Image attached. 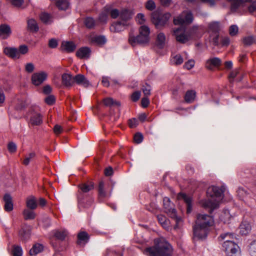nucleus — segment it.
<instances>
[{
    "label": "nucleus",
    "mask_w": 256,
    "mask_h": 256,
    "mask_svg": "<svg viewBox=\"0 0 256 256\" xmlns=\"http://www.w3.org/2000/svg\"><path fill=\"white\" fill-rule=\"evenodd\" d=\"M223 187L219 188L214 186H210L207 190V195L210 198L200 200V206L212 212L218 208L223 198Z\"/></svg>",
    "instance_id": "f257e3e1"
},
{
    "label": "nucleus",
    "mask_w": 256,
    "mask_h": 256,
    "mask_svg": "<svg viewBox=\"0 0 256 256\" xmlns=\"http://www.w3.org/2000/svg\"><path fill=\"white\" fill-rule=\"evenodd\" d=\"M155 246L146 248L144 254L149 256H172L173 250L172 246L163 238L154 240Z\"/></svg>",
    "instance_id": "f03ea898"
},
{
    "label": "nucleus",
    "mask_w": 256,
    "mask_h": 256,
    "mask_svg": "<svg viewBox=\"0 0 256 256\" xmlns=\"http://www.w3.org/2000/svg\"><path fill=\"white\" fill-rule=\"evenodd\" d=\"M150 29L145 25L140 26L138 29V34L134 36L130 34L128 38L129 43L133 46L138 44H148L150 40Z\"/></svg>",
    "instance_id": "7ed1b4c3"
},
{
    "label": "nucleus",
    "mask_w": 256,
    "mask_h": 256,
    "mask_svg": "<svg viewBox=\"0 0 256 256\" xmlns=\"http://www.w3.org/2000/svg\"><path fill=\"white\" fill-rule=\"evenodd\" d=\"M163 202L165 212L175 220L174 228H178L182 224V220L180 218L176 216V210L174 208L173 204L171 202L170 198L168 197L164 198Z\"/></svg>",
    "instance_id": "20e7f679"
},
{
    "label": "nucleus",
    "mask_w": 256,
    "mask_h": 256,
    "mask_svg": "<svg viewBox=\"0 0 256 256\" xmlns=\"http://www.w3.org/2000/svg\"><path fill=\"white\" fill-rule=\"evenodd\" d=\"M197 29V26H194L190 32H186L184 28L180 26L174 29L173 34L177 41L184 43L191 38L192 34L196 32Z\"/></svg>",
    "instance_id": "39448f33"
},
{
    "label": "nucleus",
    "mask_w": 256,
    "mask_h": 256,
    "mask_svg": "<svg viewBox=\"0 0 256 256\" xmlns=\"http://www.w3.org/2000/svg\"><path fill=\"white\" fill-rule=\"evenodd\" d=\"M214 224V220L212 216L206 214H198L196 224L200 226H204L203 228H210L213 226Z\"/></svg>",
    "instance_id": "423d86ee"
},
{
    "label": "nucleus",
    "mask_w": 256,
    "mask_h": 256,
    "mask_svg": "<svg viewBox=\"0 0 256 256\" xmlns=\"http://www.w3.org/2000/svg\"><path fill=\"white\" fill-rule=\"evenodd\" d=\"M193 20V16L189 10L183 12L180 16L174 19L176 25L186 24L191 23Z\"/></svg>",
    "instance_id": "0eeeda50"
},
{
    "label": "nucleus",
    "mask_w": 256,
    "mask_h": 256,
    "mask_svg": "<svg viewBox=\"0 0 256 256\" xmlns=\"http://www.w3.org/2000/svg\"><path fill=\"white\" fill-rule=\"evenodd\" d=\"M170 14L169 13L162 14L158 12H154L152 14V20L155 26L158 28L164 26L170 18Z\"/></svg>",
    "instance_id": "6e6552de"
},
{
    "label": "nucleus",
    "mask_w": 256,
    "mask_h": 256,
    "mask_svg": "<svg viewBox=\"0 0 256 256\" xmlns=\"http://www.w3.org/2000/svg\"><path fill=\"white\" fill-rule=\"evenodd\" d=\"M222 246L227 256H240V248L234 242L222 244Z\"/></svg>",
    "instance_id": "1a4fd4ad"
},
{
    "label": "nucleus",
    "mask_w": 256,
    "mask_h": 256,
    "mask_svg": "<svg viewBox=\"0 0 256 256\" xmlns=\"http://www.w3.org/2000/svg\"><path fill=\"white\" fill-rule=\"evenodd\" d=\"M130 18V16H128L126 18L121 20L119 22L114 23L110 26V31L114 32H117L123 30L125 27L128 24V20Z\"/></svg>",
    "instance_id": "9d476101"
},
{
    "label": "nucleus",
    "mask_w": 256,
    "mask_h": 256,
    "mask_svg": "<svg viewBox=\"0 0 256 256\" xmlns=\"http://www.w3.org/2000/svg\"><path fill=\"white\" fill-rule=\"evenodd\" d=\"M47 76L48 74L44 72H35L32 76V82L34 86H39L46 79Z\"/></svg>",
    "instance_id": "9b49d317"
},
{
    "label": "nucleus",
    "mask_w": 256,
    "mask_h": 256,
    "mask_svg": "<svg viewBox=\"0 0 256 256\" xmlns=\"http://www.w3.org/2000/svg\"><path fill=\"white\" fill-rule=\"evenodd\" d=\"M203 227L204 226H200L195 224L194 227V238L204 239L206 237L209 228Z\"/></svg>",
    "instance_id": "f8f14e48"
},
{
    "label": "nucleus",
    "mask_w": 256,
    "mask_h": 256,
    "mask_svg": "<svg viewBox=\"0 0 256 256\" xmlns=\"http://www.w3.org/2000/svg\"><path fill=\"white\" fill-rule=\"evenodd\" d=\"M234 214H231L228 210H224L221 212L220 220L224 224H230L234 220Z\"/></svg>",
    "instance_id": "ddd939ff"
},
{
    "label": "nucleus",
    "mask_w": 256,
    "mask_h": 256,
    "mask_svg": "<svg viewBox=\"0 0 256 256\" xmlns=\"http://www.w3.org/2000/svg\"><path fill=\"white\" fill-rule=\"evenodd\" d=\"M12 34L10 26L6 24L0 25V38L2 40L7 39Z\"/></svg>",
    "instance_id": "4468645a"
},
{
    "label": "nucleus",
    "mask_w": 256,
    "mask_h": 256,
    "mask_svg": "<svg viewBox=\"0 0 256 256\" xmlns=\"http://www.w3.org/2000/svg\"><path fill=\"white\" fill-rule=\"evenodd\" d=\"M4 54L8 57L13 59L20 58L18 50L15 48L6 47L4 48Z\"/></svg>",
    "instance_id": "2eb2a0df"
},
{
    "label": "nucleus",
    "mask_w": 256,
    "mask_h": 256,
    "mask_svg": "<svg viewBox=\"0 0 256 256\" xmlns=\"http://www.w3.org/2000/svg\"><path fill=\"white\" fill-rule=\"evenodd\" d=\"M235 236L234 234L230 232H226L221 234L218 237L220 242H223L222 244H226L234 242Z\"/></svg>",
    "instance_id": "dca6fc26"
},
{
    "label": "nucleus",
    "mask_w": 256,
    "mask_h": 256,
    "mask_svg": "<svg viewBox=\"0 0 256 256\" xmlns=\"http://www.w3.org/2000/svg\"><path fill=\"white\" fill-rule=\"evenodd\" d=\"M178 198L179 200H184L186 204L187 212L190 213L192 211V200L190 196H187L184 194L180 193L178 196Z\"/></svg>",
    "instance_id": "f3484780"
},
{
    "label": "nucleus",
    "mask_w": 256,
    "mask_h": 256,
    "mask_svg": "<svg viewBox=\"0 0 256 256\" xmlns=\"http://www.w3.org/2000/svg\"><path fill=\"white\" fill-rule=\"evenodd\" d=\"M90 50L88 47L81 48L78 50L76 56L80 58H88L90 57Z\"/></svg>",
    "instance_id": "a211bd4d"
},
{
    "label": "nucleus",
    "mask_w": 256,
    "mask_h": 256,
    "mask_svg": "<svg viewBox=\"0 0 256 256\" xmlns=\"http://www.w3.org/2000/svg\"><path fill=\"white\" fill-rule=\"evenodd\" d=\"M74 80L78 84L84 87H88L90 85L88 80L82 74H78L74 78Z\"/></svg>",
    "instance_id": "6ab92c4d"
},
{
    "label": "nucleus",
    "mask_w": 256,
    "mask_h": 256,
    "mask_svg": "<svg viewBox=\"0 0 256 256\" xmlns=\"http://www.w3.org/2000/svg\"><path fill=\"white\" fill-rule=\"evenodd\" d=\"M221 64V60L218 58H210L206 61V66L209 70H212L214 67L219 66Z\"/></svg>",
    "instance_id": "aec40b11"
},
{
    "label": "nucleus",
    "mask_w": 256,
    "mask_h": 256,
    "mask_svg": "<svg viewBox=\"0 0 256 256\" xmlns=\"http://www.w3.org/2000/svg\"><path fill=\"white\" fill-rule=\"evenodd\" d=\"M251 226L249 222L243 221L240 226V232L242 235H246L250 232Z\"/></svg>",
    "instance_id": "412c9836"
},
{
    "label": "nucleus",
    "mask_w": 256,
    "mask_h": 256,
    "mask_svg": "<svg viewBox=\"0 0 256 256\" xmlns=\"http://www.w3.org/2000/svg\"><path fill=\"white\" fill-rule=\"evenodd\" d=\"M4 200L5 203L4 210L7 212L12 211L14 208V206L10 196L8 194H5L4 197Z\"/></svg>",
    "instance_id": "4be33fe9"
},
{
    "label": "nucleus",
    "mask_w": 256,
    "mask_h": 256,
    "mask_svg": "<svg viewBox=\"0 0 256 256\" xmlns=\"http://www.w3.org/2000/svg\"><path fill=\"white\" fill-rule=\"evenodd\" d=\"M110 16L113 18H116L120 16V19L122 20L130 16L127 10H124L120 14L118 10L113 9L110 11Z\"/></svg>",
    "instance_id": "5701e85b"
},
{
    "label": "nucleus",
    "mask_w": 256,
    "mask_h": 256,
    "mask_svg": "<svg viewBox=\"0 0 256 256\" xmlns=\"http://www.w3.org/2000/svg\"><path fill=\"white\" fill-rule=\"evenodd\" d=\"M26 206L31 210H34L37 207V202L36 198L33 196H28L26 199Z\"/></svg>",
    "instance_id": "b1692460"
},
{
    "label": "nucleus",
    "mask_w": 256,
    "mask_h": 256,
    "mask_svg": "<svg viewBox=\"0 0 256 256\" xmlns=\"http://www.w3.org/2000/svg\"><path fill=\"white\" fill-rule=\"evenodd\" d=\"M42 118L40 114L38 113L33 114L30 119V124L32 126H38L42 123Z\"/></svg>",
    "instance_id": "393cba45"
},
{
    "label": "nucleus",
    "mask_w": 256,
    "mask_h": 256,
    "mask_svg": "<svg viewBox=\"0 0 256 256\" xmlns=\"http://www.w3.org/2000/svg\"><path fill=\"white\" fill-rule=\"evenodd\" d=\"M196 98V92L194 90H188L184 96V100L188 103L193 102Z\"/></svg>",
    "instance_id": "a878e982"
},
{
    "label": "nucleus",
    "mask_w": 256,
    "mask_h": 256,
    "mask_svg": "<svg viewBox=\"0 0 256 256\" xmlns=\"http://www.w3.org/2000/svg\"><path fill=\"white\" fill-rule=\"evenodd\" d=\"M62 47L68 52H72L76 49V45L72 42H63Z\"/></svg>",
    "instance_id": "bb28decb"
},
{
    "label": "nucleus",
    "mask_w": 256,
    "mask_h": 256,
    "mask_svg": "<svg viewBox=\"0 0 256 256\" xmlns=\"http://www.w3.org/2000/svg\"><path fill=\"white\" fill-rule=\"evenodd\" d=\"M166 42V37L162 32H160L158 34L156 37L157 45L160 48H163Z\"/></svg>",
    "instance_id": "cd10ccee"
},
{
    "label": "nucleus",
    "mask_w": 256,
    "mask_h": 256,
    "mask_svg": "<svg viewBox=\"0 0 256 256\" xmlns=\"http://www.w3.org/2000/svg\"><path fill=\"white\" fill-rule=\"evenodd\" d=\"M103 102L104 104L107 106H120V102H119L111 98H106L104 99Z\"/></svg>",
    "instance_id": "c85d7f7f"
},
{
    "label": "nucleus",
    "mask_w": 256,
    "mask_h": 256,
    "mask_svg": "<svg viewBox=\"0 0 256 256\" xmlns=\"http://www.w3.org/2000/svg\"><path fill=\"white\" fill-rule=\"evenodd\" d=\"M28 27L29 30L32 32H38V26L36 22L34 19H30L28 20Z\"/></svg>",
    "instance_id": "c756f323"
},
{
    "label": "nucleus",
    "mask_w": 256,
    "mask_h": 256,
    "mask_svg": "<svg viewBox=\"0 0 256 256\" xmlns=\"http://www.w3.org/2000/svg\"><path fill=\"white\" fill-rule=\"evenodd\" d=\"M56 4L60 10H66L69 6V3L66 0H56Z\"/></svg>",
    "instance_id": "7c9ffc66"
},
{
    "label": "nucleus",
    "mask_w": 256,
    "mask_h": 256,
    "mask_svg": "<svg viewBox=\"0 0 256 256\" xmlns=\"http://www.w3.org/2000/svg\"><path fill=\"white\" fill-rule=\"evenodd\" d=\"M43 246L42 244H34L30 250V254L31 256H34L42 250Z\"/></svg>",
    "instance_id": "2f4dec72"
},
{
    "label": "nucleus",
    "mask_w": 256,
    "mask_h": 256,
    "mask_svg": "<svg viewBox=\"0 0 256 256\" xmlns=\"http://www.w3.org/2000/svg\"><path fill=\"white\" fill-rule=\"evenodd\" d=\"M78 244L84 243L86 244L88 240L89 237L88 234L84 232H80L78 236Z\"/></svg>",
    "instance_id": "473e14b6"
},
{
    "label": "nucleus",
    "mask_w": 256,
    "mask_h": 256,
    "mask_svg": "<svg viewBox=\"0 0 256 256\" xmlns=\"http://www.w3.org/2000/svg\"><path fill=\"white\" fill-rule=\"evenodd\" d=\"M62 82L66 86H70L72 84V76L68 74H64L62 76Z\"/></svg>",
    "instance_id": "72a5a7b5"
},
{
    "label": "nucleus",
    "mask_w": 256,
    "mask_h": 256,
    "mask_svg": "<svg viewBox=\"0 0 256 256\" xmlns=\"http://www.w3.org/2000/svg\"><path fill=\"white\" fill-rule=\"evenodd\" d=\"M170 62L174 65H180L183 62L184 60L181 55L178 54L172 57Z\"/></svg>",
    "instance_id": "f704fd0d"
},
{
    "label": "nucleus",
    "mask_w": 256,
    "mask_h": 256,
    "mask_svg": "<svg viewBox=\"0 0 256 256\" xmlns=\"http://www.w3.org/2000/svg\"><path fill=\"white\" fill-rule=\"evenodd\" d=\"M92 42H95L97 44H104L106 42V38L104 36H94L91 38Z\"/></svg>",
    "instance_id": "c9c22d12"
},
{
    "label": "nucleus",
    "mask_w": 256,
    "mask_h": 256,
    "mask_svg": "<svg viewBox=\"0 0 256 256\" xmlns=\"http://www.w3.org/2000/svg\"><path fill=\"white\" fill-rule=\"evenodd\" d=\"M246 2H247L244 4L243 6H241L240 7H239L238 10L242 8L243 10H246L248 9V11L250 13L256 12V2H252L249 6H246Z\"/></svg>",
    "instance_id": "e433bc0d"
},
{
    "label": "nucleus",
    "mask_w": 256,
    "mask_h": 256,
    "mask_svg": "<svg viewBox=\"0 0 256 256\" xmlns=\"http://www.w3.org/2000/svg\"><path fill=\"white\" fill-rule=\"evenodd\" d=\"M24 218L26 220H32L36 217V214L32 210L25 209L23 211Z\"/></svg>",
    "instance_id": "4c0bfd02"
},
{
    "label": "nucleus",
    "mask_w": 256,
    "mask_h": 256,
    "mask_svg": "<svg viewBox=\"0 0 256 256\" xmlns=\"http://www.w3.org/2000/svg\"><path fill=\"white\" fill-rule=\"evenodd\" d=\"M158 220L160 224L165 228H168L169 222L168 220L165 216L163 215H158Z\"/></svg>",
    "instance_id": "58836bf2"
},
{
    "label": "nucleus",
    "mask_w": 256,
    "mask_h": 256,
    "mask_svg": "<svg viewBox=\"0 0 256 256\" xmlns=\"http://www.w3.org/2000/svg\"><path fill=\"white\" fill-rule=\"evenodd\" d=\"M42 22L46 24H49L52 22V16L47 13H42L40 16Z\"/></svg>",
    "instance_id": "ea45409f"
},
{
    "label": "nucleus",
    "mask_w": 256,
    "mask_h": 256,
    "mask_svg": "<svg viewBox=\"0 0 256 256\" xmlns=\"http://www.w3.org/2000/svg\"><path fill=\"white\" fill-rule=\"evenodd\" d=\"M80 186L83 192H87L94 188V184L92 183L82 184Z\"/></svg>",
    "instance_id": "a19ab883"
},
{
    "label": "nucleus",
    "mask_w": 256,
    "mask_h": 256,
    "mask_svg": "<svg viewBox=\"0 0 256 256\" xmlns=\"http://www.w3.org/2000/svg\"><path fill=\"white\" fill-rule=\"evenodd\" d=\"M220 24L218 22H212L209 24V29L213 32H218L220 28Z\"/></svg>",
    "instance_id": "79ce46f5"
},
{
    "label": "nucleus",
    "mask_w": 256,
    "mask_h": 256,
    "mask_svg": "<svg viewBox=\"0 0 256 256\" xmlns=\"http://www.w3.org/2000/svg\"><path fill=\"white\" fill-rule=\"evenodd\" d=\"M36 153L34 152H31L26 154L23 161V164L24 165H28L30 162L34 158Z\"/></svg>",
    "instance_id": "37998d69"
},
{
    "label": "nucleus",
    "mask_w": 256,
    "mask_h": 256,
    "mask_svg": "<svg viewBox=\"0 0 256 256\" xmlns=\"http://www.w3.org/2000/svg\"><path fill=\"white\" fill-rule=\"evenodd\" d=\"M54 235L58 239L63 240L67 235V232L66 230H56Z\"/></svg>",
    "instance_id": "c03bdc74"
},
{
    "label": "nucleus",
    "mask_w": 256,
    "mask_h": 256,
    "mask_svg": "<svg viewBox=\"0 0 256 256\" xmlns=\"http://www.w3.org/2000/svg\"><path fill=\"white\" fill-rule=\"evenodd\" d=\"M248 251L252 256H256V240L250 244Z\"/></svg>",
    "instance_id": "a18cd8bd"
},
{
    "label": "nucleus",
    "mask_w": 256,
    "mask_h": 256,
    "mask_svg": "<svg viewBox=\"0 0 256 256\" xmlns=\"http://www.w3.org/2000/svg\"><path fill=\"white\" fill-rule=\"evenodd\" d=\"M18 50V53L20 56V55L22 54H26L28 52V46L26 45H21L19 46Z\"/></svg>",
    "instance_id": "49530a36"
},
{
    "label": "nucleus",
    "mask_w": 256,
    "mask_h": 256,
    "mask_svg": "<svg viewBox=\"0 0 256 256\" xmlns=\"http://www.w3.org/2000/svg\"><path fill=\"white\" fill-rule=\"evenodd\" d=\"M84 23L86 26L88 28H92L96 24L94 20L92 18H86L84 20Z\"/></svg>",
    "instance_id": "de8ad7c7"
},
{
    "label": "nucleus",
    "mask_w": 256,
    "mask_h": 256,
    "mask_svg": "<svg viewBox=\"0 0 256 256\" xmlns=\"http://www.w3.org/2000/svg\"><path fill=\"white\" fill-rule=\"evenodd\" d=\"M13 256H22V250L20 246H14L12 251Z\"/></svg>",
    "instance_id": "09e8293b"
},
{
    "label": "nucleus",
    "mask_w": 256,
    "mask_h": 256,
    "mask_svg": "<svg viewBox=\"0 0 256 256\" xmlns=\"http://www.w3.org/2000/svg\"><path fill=\"white\" fill-rule=\"evenodd\" d=\"M34 65L32 62L26 63L24 66L25 71L28 73H32L34 70Z\"/></svg>",
    "instance_id": "8fccbe9b"
},
{
    "label": "nucleus",
    "mask_w": 256,
    "mask_h": 256,
    "mask_svg": "<svg viewBox=\"0 0 256 256\" xmlns=\"http://www.w3.org/2000/svg\"><path fill=\"white\" fill-rule=\"evenodd\" d=\"M238 32V28L236 25H232L229 28V34L231 36H236Z\"/></svg>",
    "instance_id": "3c124183"
},
{
    "label": "nucleus",
    "mask_w": 256,
    "mask_h": 256,
    "mask_svg": "<svg viewBox=\"0 0 256 256\" xmlns=\"http://www.w3.org/2000/svg\"><path fill=\"white\" fill-rule=\"evenodd\" d=\"M255 42V39L253 36H248L244 39V44L250 46L252 44Z\"/></svg>",
    "instance_id": "603ef678"
},
{
    "label": "nucleus",
    "mask_w": 256,
    "mask_h": 256,
    "mask_svg": "<svg viewBox=\"0 0 256 256\" xmlns=\"http://www.w3.org/2000/svg\"><path fill=\"white\" fill-rule=\"evenodd\" d=\"M108 20V14L106 12H102L98 17V21L102 24L106 22Z\"/></svg>",
    "instance_id": "864d4df0"
},
{
    "label": "nucleus",
    "mask_w": 256,
    "mask_h": 256,
    "mask_svg": "<svg viewBox=\"0 0 256 256\" xmlns=\"http://www.w3.org/2000/svg\"><path fill=\"white\" fill-rule=\"evenodd\" d=\"M194 61L192 60H190L185 63V64L184 66V68L188 70H191L192 68H194Z\"/></svg>",
    "instance_id": "5fc2aeb1"
},
{
    "label": "nucleus",
    "mask_w": 256,
    "mask_h": 256,
    "mask_svg": "<svg viewBox=\"0 0 256 256\" xmlns=\"http://www.w3.org/2000/svg\"><path fill=\"white\" fill-rule=\"evenodd\" d=\"M146 8L150 10H152L156 8L154 2L152 0H149L146 4Z\"/></svg>",
    "instance_id": "6e6d98bb"
},
{
    "label": "nucleus",
    "mask_w": 256,
    "mask_h": 256,
    "mask_svg": "<svg viewBox=\"0 0 256 256\" xmlns=\"http://www.w3.org/2000/svg\"><path fill=\"white\" fill-rule=\"evenodd\" d=\"M142 90L146 97H148L150 94V86L149 85L143 86Z\"/></svg>",
    "instance_id": "4d7b16f0"
},
{
    "label": "nucleus",
    "mask_w": 256,
    "mask_h": 256,
    "mask_svg": "<svg viewBox=\"0 0 256 256\" xmlns=\"http://www.w3.org/2000/svg\"><path fill=\"white\" fill-rule=\"evenodd\" d=\"M99 194L100 196L104 197L106 195L105 191L104 190V183L103 182H100L98 186Z\"/></svg>",
    "instance_id": "13d9d810"
},
{
    "label": "nucleus",
    "mask_w": 256,
    "mask_h": 256,
    "mask_svg": "<svg viewBox=\"0 0 256 256\" xmlns=\"http://www.w3.org/2000/svg\"><path fill=\"white\" fill-rule=\"evenodd\" d=\"M45 102L49 105L54 104L55 102V98L53 95H50L45 98Z\"/></svg>",
    "instance_id": "bf43d9fd"
},
{
    "label": "nucleus",
    "mask_w": 256,
    "mask_h": 256,
    "mask_svg": "<svg viewBox=\"0 0 256 256\" xmlns=\"http://www.w3.org/2000/svg\"><path fill=\"white\" fill-rule=\"evenodd\" d=\"M8 148L10 152L14 153L16 150V146L13 142H10L8 146Z\"/></svg>",
    "instance_id": "052dcab7"
},
{
    "label": "nucleus",
    "mask_w": 256,
    "mask_h": 256,
    "mask_svg": "<svg viewBox=\"0 0 256 256\" xmlns=\"http://www.w3.org/2000/svg\"><path fill=\"white\" fill-rule=\"evenodd\" d=\"M136 20L139 24H143L145 22L144 16L142 14H138L136 18Z\"/></svg>",
    "instance_id": "680f3d73"
},
{
    "label": "nucleus",
    "mask_w": 256,
    "mask_h": 256,
    "mask_svg": "<svg viewBox=\"0 0 256 256\" xmlns=\"http://www.w3.org/2000/svg\"><path fill=\"white\" fill-rule=\"evenodd\" d=\"M19 234L22 240H26L30 237L29 233L28 232H24V230H20Z\"/></svg>",
    "instance_id": "e2e57ef3"
},
{
    "label": "nucleus",
    "mask_w": 256,
    "mask_h": 256,
    "mask_svg": "<svg viewBox=\"0 0 256 256\" xmlns=\"http://www.w3.org/2000/svg\"><path fill=\"white\" fill-rule=\"evenodd\" d=\"M134 142L137 144H140L142 142L143 140L142 135L140 133L136 134L134 138Z\"/></svg>",
    "instance_id": "0e129e2a"
},
{
    "label": "nucleus",
    "mask_w": 256,
    "mask_h": 256,
    "mask_svg": "<svg viewBox=\"0 0 256 256\" xmlns=\"http://www.w3.org/2000/svg\"><path fill=\"white\" fill-rule=\"evenodd\" d=\"M138 121L136 118L130 119L128 121V125L131 128H136L138 125Z\"/></svg>",
    "instance_id": "69168bd1"
},
{
    "label": "nucleus",
    "mask_w": 256,
    "mask_h": 256,
    "mask_svg": "<svg viewBox=\"0 0 256 256\" xmlns=\"http://www.w3.org/2000/svg\"><path fill=\"white\" fill-rule=\"evenodd\" d=\"M24 3V0H12V4L14 6L20 8Z\"/></svg>",
    "instance_id": "338daca9"
},
{
    "label": "nucleus",
    "mask_w": 256,
    "mask_h": 256,
    "mask_svg": "<svg viewBox=\"0 0 256 256\" xmlns=\"http://www.w3.org/2000/svg\"><path fill=\"white\" fill-rule=\"evenodd\" d=\"M58 41L56 39L52 38L49 40L48 46L50 48H56L58 46Z\"/></svg>",
    "instance_id": "774afa93"
}]
</instances>
